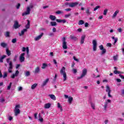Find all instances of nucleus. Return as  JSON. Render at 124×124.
I'll list each match as a JSON object with an SVG mask.
<instances>
[{
    "mask_svg": "<svg viewBox=\"0 0 124 124\" xmlns=\"http://www.w3.org/2000/svg\"><path fill=\"white\" fill-rule=\"evenodd\" d=\"M42 36H43V33H42L39 36H37V37H35V38H34L35 41H38V40H39V39H41V37H42Z\"/></svg>",
    "mask_w": 124,
    "mask_h": 124,
    "instance_id": "4468645a",
    "label": "nucleus"
},
{
    "mask_svg": "<svg viewBox=\"0 0 124 124\" xmlns=\"http://www.w3.org/2000/svg\"><path fill=\"white\" fill-rule=\"evenodd\" d=\"M1 46L4 48L5 47H6V44H5L4 43H1Z\"/></svg>",
    "mask_w": 124,
    "mask_h": 124,
    "instance_id": "37998d69",
    "label": "nucleus"
},
{
    "mask_svg": "<svg viewBox=\"0 0 124 124\" xmlns=\"http://www.w3.org/2000/svg\"><path fill=\"white\" fill-rule=\"evenodd\" d=\"M101 51H102L101 55H104V54L106 53V49L105 48L102 49Z\"/></svg>",
    "mask_w": 124,
    "mask_h": 124,
    "instance_id": "f704fd0d",
    "label": "nucleus"
},
{
    "mask_svg": "<svg viewBox=\"0 0 124 124\" xmlns=\"http://www.w3.org/2000/svg\"><path fill=\"white\" fill-rule=\"evenodd\" d=\"M85 23V22L84 21L80 20L78 22V25H83Z\"/></svg>",
    "mask_w": 124,
    "mask_h": 124,
    "instance_id": "e433bc0d",
    "label": "nucleus"
},
{
    "mask_svg": "<svg viewBox=\"0 0 124 124\" xmlns=\"http://www.w3.org/2000/svg\"><path fill=\"white\" fill-rule=\"evenodd\" d=\"M108 103H111V100L108 99L107 101L105 102L104 105V108L105 110H106V109H107V107L108 106Z\"/></svg>",
    "mask_w": 124,
    "mask_h": 124,
    "instance_id": "9d476101",
    "label": "nucleus"
},
{
    "mask_svg": "<svg viewBox=\"0 0 124 124\" xmlns=\"http://www.w3.org/2000/svg\"><path fill=\"white\" fill-rule=\"evenodd\" d=\"M107 12H108V9H105L104 10L103 15H105V16L107 15Z\"/></svg>",
    "mask_w": 124,
    "mask_h": 124,
    "instance_id": "72a5a7b5",
    "label": "nucleus"
},
{
    "mask_svg": "<svg viewBox=\"0 0 124 124\" xmlns=\"http://www.w3.org/2000/svg\"><path fill=\"white\" fill-rule=\"evenodd\" d=\"M91 108L93 110H95V104L94 103H91Z\"/></svg>",
    "mask_w": 124,
    "mask_h": 124,
    "instance_id": "a878e982",
    "label": "nucleus"
},
{
    "mask_svg": "<svg viewBox=\"0 0 124 124\" xmlns=\"http://www.w3.org/2000/svg\"><path fill=\"white\" fill-rule=\"evenodd\" d=\"M25 53H22L20 54L19 56V61L20 62H25Z\"/></svg>",
    "mask_w": 124,
    "mask_h": 124,
    "instance_id": "1a4fd4ad",
    "label": "nucleus"
},
{
    "mask_svg": "<svg viewBox=\"0 0 124 124\" xmlns=\"http://www.w3.org/2000/svg\"><path fill=\"white\" fill-rule=\"evenodd\" d=\"M39 72H40V67L37 66V67L35 68L34 71V73L36 74L37 73H39Z\"/></svg>",
    "mask_w": 124,
    "mask_h": 124,
    "instance_id": "a211bd4d",
    "label": "nucleus"
},
{
    "mask_svg": "<svg viewBox=\"0 0 124 124\" xmlns=\"http://www.w3.org/2000/svg\"><path fill=\"white\" fill-rule=\"evenodd\" d=\"M119 77H120V78H122V79H124V76L120 74Z\"/></svg>",
    "mask_w": 124,
    "mask_h": 124,
    "instance_id": "774afa93",
    "label": "nucleus"
},
{
    "mask_svg": "<svg viewBox=\"0 0 124 124\" xmlns=\"http://www.w3.org/2000/svg\"><path fill=\"white\" fill-rule=\"evenodd\" d=\"M19 27H20V25L18 24V22L15 21V24L14 25V28H15V29H18V28H19Z\"/></svg>",
    "mask_w": 124,
    "mask_h": 124,
    "instance_id": "412c9836",
    "label": "nucleus"
},
{
    "mask_svg": "<svg viewBox=\"0 0 124 124\" xmlns=\"http://www.w3.org/2000/svg\"><path fill=\"white\" fill-rule=\"evenodd\" d=\"M78 4H79L78 2L70 3V7H75V6H77Z\"/></svg>",
    "mask_w": 124,
    "mask_h": 124,
    "instance_id": "2eb2a0df",
    "label": "nucleus"
},
{
    "mask_svg": "<svg viewBox=\"0 0 124 124\" xmlns=\"http://www.w3.org/2000/svg\"><path fill=\"white\" fill-rule=\"evenodd\" d=\"M20 105H16L14 110L15 113V116H17L21 113V110H20Z\"/></svg>",
    "mask_w": 124,
    "mask_h": 124,
    "instance_id": "f03ea898",
    "label": "nucleus"
},
{
    "mask_svg": "<svg viewBox=\"0 0 124 124\" xmlns=\"http://www.w3.org/2000/svg\"><path fill=\"white\" fill-rule=\"evenodd\" d=\"M37 86V83H34V84H33L31 86V89H32V90H34V89H35V88H36Z\"/></svg>",
    "mask_w": 124,
    "mask_h": 124,
    "instance_id": "c756f323",
    "label": "nucleus"
},
{
    "mask_svg": "<svg viewBox=\"0 0 124 124\" xmlns=\"http://www.w3.org/2000/svg\"><path fill=\"white\" fill-rule=\"evenodd\" d=\"M65 98H68V102L69 104H71L72 103V101H73V98L71 96H69L67 95H64Z\"/></svg>",
    "mask_w": 124,
    "mask_h": 124,
    "instance_id": "6e6552de",
    "label": "nucleus"
},
{
    "mask_svg": "<svg viewBox=\"0 0 124 124\" xmlns=\"http://www.w3.org/2000/svg\"><path fill=\"white\" fill-rule=\"evenodd\" d=\"M49 18L50 19V20H51V21H55V20H56V16L50 15L49 16Z\"/></svg>",
    "mask_w": 124,
    "mask_h": 124,
    "instance_id": "393cba45",
    "label": "nucleus"
},
{
    "mask_svg": "<svg viewBox=\"0 0 124 124\" xmlns=\"http://www.w3.org/2000/svg\"><path fill=\"white\" fill-rule=\"evenodd\" d=\"M65 5H68L70 7V3L65 2Z\"/></svg>",
    "mask_w": 124,
    "mask_h": 124,
    "instance_id": "0e129e2a",
    "label": "nucleus"
},
{
    "mask_svg": "<svg viewBox=\"0 0 124 124\" xmlns=\"http://www.w3.org/2000/svg\"><path fill=\"white\" fill-rule=\"evenodd\" d=\"M117 31L118 32H122V31H123V29H122V28H118Z\"/></svg>",
    "mask_w": 124,
    "mask_h": 124,
    "instance_id": "de8ad7c7",
    "label": "nucleus"
},
{
    "mask_svg": "<svg viewBox=\"0 0 124 124\" xmlns=\"http://www.w3.org/2000/svg\"><path fill=\"white\" fill-rule=\"evenodd\" d=\"M33 7V6L32 5H31L30 6H28L27 8L26 12L22 14V16H24V15H28L31 13V9Z\"/></svg>",
    "mask_w": 124,
    "mask_h": 124,
    "instance_id": "423d86ee",
    "label": "nucleus"
},
{
    "mask_svg": "<svg viewBox=\"0 0 124 124\" xmlns=\"http://www.w3.org/2000/svg\"><path fill=\"white\" fill-rule=\"evenodd\" d=\"M18 75H19V71H16L15 74H13L11 76V78H12V79H14V78H15V77H17V76H18Z\"/></svg>",
    "mask_w": 124,
    "mask_h": 124,
    "instance_id": "dca6fc26",
    "label": "nucleus"
},
{
    "mask_svg": "<svg viewBox=\"0 0 124 124\" xmlns=\"http://www.w3.org/2000/svg\"><path fill=\"white\" fill-rule=\"evenodd\" d=\"M73 59L74 61H76V62H79V60L77 59L75 56L73 57Z\"/></svg>",
    "mask_w": 124,
    "mask_h": 124,
    "instance_id": "8fccbe9b",
    "label": "nucleus"
},
{
    "mask_svg": "<svg viewBox=\"0 0 124 124\" xmlns=\"http://www.w3.org/2000/svg\"><path fill=\"white\" fill-rule=\"evenodd\" d=\"M62 23L64 24L65 23H66V20H65V19H62Z\"/></svg>",
    "mask_w": 124,
    "mask_h": 124,
    "instance_id": "e2e57ef3",
    "label": "nucleus"
},
{
    "mask_svg": "<svg viewBox=\"0 0 124 124\" xmlns=\"http://www.w3.org/2000/svg\"><path fill=\"white\" fill-rule=\"evenodd\" d=\"M121 95L124 96V90H122L121 91Z\"/></svg>",
    "mask_w": 124,
    "mask_h": 124,
    "instance_id": "052dcab7",
    "label": "nucleus"
},
{
    "mask_svg": "<svg viewBox=\"0 0 124 124\" xmlns=\"http://www.w3.org/2000/svg\"><path fill=\"white\" fill-rule=\"evenodd\" d=\"M99 48L100 49V50H103V49H104V47H103V45H101L99 46Z\"/></svg>",
    "mask_w": 124,
    "mask_h": 124,
    "instance_id": "c03bdc74",
    "label": "nucleus"
},
{
    "mask_svg": "<svg viewBox=\"0 0 124 124\" xmlns=\"http://www.w3.org/2000/svg\"><path fill=\"white\" fill-rule=\"evenodd\" d=\"M50 25L51 26H52V27H54L55 26H57V23L56 22L54 21H51L50 22Z\"/></svg>",
    "mask_w": 124,
    "mask_h": 124,
    "instance_id": "2f4dec72",
    "label": "nucleus"
},
{
    "mask_svg": "<svg viewBox=\"0 0 124 124\" xmlns=\"http://www.w3.org/2000/svg\"><path fill=\"white\" fill-rule=\"evenodd\" d=\"M9 34H10L9 32H6L5 34V36H6V37H8V36H9Z\"/></svg>",
    "mask_w": 124,
    "mask_h": 124,
    "instance_id": "603ef678",
    "label": "nucleus"
},
{
    "mask_svg": "<svg viewBox=\"0 0 124 124\" xmlns=\"http://www.w3.org/2000/svg\"><path fill=\"white\" fill-rule=\"evenodd\" d=\"M38 120L40 123H43V118L40 114H39V119Z\"/></svg>",
    "mask_w": 124,
    "mask_h": 124,
    "instance_id": "bb28decb",
    "label": "nucleus"
},
{
    "mask_svg": "<svg viewBox=\"0 0 124 124\" xmlns=\"http://www.w3.org/2000/svg\"><path fill=\"white\" fill-rule=\"evenodd\" d=\"M34 117L35 119H37V113L34 114Z\"/></svg>",
    "mask_w": 124,
    "mask_h": 124,
    "instance_id": "680f3d73",
    "label": "nucleus"
},
{
    "mask_svg": "<svg viewBox=\"0 0 124 124\" xmlns=\"http://www.w3.org/2000/svg\"><path fill=\"white\" fill-rule=\"evenodd\" d=\"M51 103H46L44 105V107L45 109H49L51 108Z\"/></svg>",
    "mask_w": 124,
    "mask_h": 124,
    "instance_id": "f3484780",
    "label": "nucleus"
},
{
    "mask_svg": "<svg viewBox=\"0 0 124 124\" xmlns=\"http://www.w3.org/2000/svg\"><path fill=\"white\" fill-rule=\"evenodd\" d=\"M117 42H118V39L116 38L115 39H114V44H116V43H117Z\"/></svg>",
    "mask_w": 124,
    "mask_h": 124,
    "instance_id": "4d7b16f0",
    "label": "nucleus"
},
{
    "mask_svg": "<svg viewBox=\"0 0 124 124\" xmlns=\"http://www.w3.org/2000/svg\"><path fill=\"white\" fill-rule=\"evenodd\" d=\"M106 92L108 93V95L109 97H112V95H111V89H110V87L109 86H107Z\"/></svg>",
    "mask_w": 124,
    "mask_h": 124,
    "instance_id": "9b49d317",
    "label": "nucleus"
},
{
    "mask_svg": "<svg viewBox=\"0 0 124 124\" xmlns=\"http://www.w3.org/2000/svg\"><path fill=\"white\" fill-rule=\"evenodd\" d=\"M116 81H117V82H118V83L122 82V80H121V79H120V78H117L116 79Z\"/></svg>",
    "mask_w": 124,
    "mask_h": 124,
    "instance_id": "864d4df0",
    "label": "nucleus"
},
{
    "mask_svg": "<svg viewBox=\"0 0 124 124\" xmlns=\"http://www.w3.org/2000/svg\"><path fill=\"white\" fill-rule=\"evenodd\" d=\"M30 74H31V72H30V71H27L25 73L26 76H30Z\"/></svg>",
    "mask_w": 124,
    "mask_h": 124,
    "instance_id": "a19ab883",
    "label": "nucleus"
},
{
    "mask_svg": "<svg viewBox=\"0 0 124 124\" xmlns=\"http://www.w3.org/2000/svg\"><path fill=\"white\" fill-rule=\"evenodd\" d=\"M119 12H120V10H116V11L114 13L113 15L112 16V19H115V17H117V15L119 14Z\"/></svg>",
    "mask_w": 124,
    "mask_h": 124,
    "instance_id": "ddd939ff",
    "label": "nucleus"
},
{
    "mask_svg": "<svg viewBox=\"0 0 124 124\" xmlns=\"http://www.w3.org/2000/svg\"><path fill=\"white\" fill-rule=\"evenodd\" d=\"M98 8H100V6H97L94 8V11H96Z\"/></svg>",
    "mask_w": 124,
    "mask_h": 124,
    "instance_id": "49530a36",
    "label": "nucleus"
},
{
    "mask_svg": "<svg viewBox=\"0 0 124 124\" xmlns=\"http://www.w3.org/2000/svg\"><path fill=\"white\" fill-rule=\"evenodd\" d=\"M6 53L8 55V56H10L11 55V52L8 50V49H6Z\"/></svg>",
    "mask_w": 124,
    "mask_h": 124,
    "instance_id": "c9c22d12",
    "label": "nucleus"
},
{
    "mask_svg": "<svg viewBox=\"0 0 124 124\" xmlns=\"http://www.w3.org/2000/svg\"><path fill=\"white\" fill-rule=\"evenodd\" d=\"M22 52H26V53L27 54V55H29V53L30 52V49H29V47H23L22 48Z\"/></svg>",
    "mask_w": 124,
    "mask_h": 124,
    "instance_id": "f8f14e48",
    "label": "nucleus"
},
{
    "mask_svg": "<svg viewBox=\"0 0 124 124\" xmlns=\"http://www.w3.org/2000/svg\"><path fill=\"white\" fill-rule=\"evenodd\" d=\"M30 27H31V22L30 20H27V24L26 25L25 28L26 29H30Z\"/></svg>",
    "mask_w": 124,
    "mask_h": 124,
    "instance_id": "5701e85b",
    "label": "nucleus"
},
{
    "mask_svg": "<svg viewBox=\"0 0 124 124\" xmlns=\"http://www.w3.org/2000/svg\"><path fill=\"white\" fill-rule=\"evenodd\" d=\"M48 96H49L50 97V98L51 99H52L53 100H56V96H55V95L49 94V95H48Z\"/></svg>",
    "mask_w": 124,
    "mask_h": 124,
    "instance_id": "b1692460",
    "label": "nucleus"
},
{
    "mask_svg": "<svg viewBox=\"0 0 124 124\" xmlns=\"http://www.w3.org/2000/svg\"><path fill=\"white\" fill-rule=\"evenodd\" d=\"M56 22H57L58 23H62V19H56Z\"/></svg>",
    "mask_w": 124,
    "mask_h": 124,
    "instance_id": "5fc2aeb1",
    "label": "nucleus"
},
{
    "mask_svg": "<svg viewBox=\"0 0 124 124\" xmlns=\"http://www.w3.org/2000/svg\"><path fill=\"white\" fill-rule=\"evenodd\" d=\"M62 48L64 50H66V49H67V43H66V38H65V37H63L62 38Z\"/></svg>",
    "mask_w": 124,
    "mask_h": 124,
    "instance_id": "20e7f679",
    "label": "nucleus"
},
{
    "mask_svg": "<svg viewBox=\"0 0 124 124\" xmlns=\"http://www.w3.org/2000/svg\"><path fill=\"white\" fill-rule=\"evenodd\" d=\"M16 39H13L12 40V43H16Z\"/></svg>",
    "mask_w": 124,
    "mask_h": 124,
    "instance_id": "338daca9",
    "label": "nucleus"
},
{
    "mask_svg": "<svg viewBox=\"0 0 124 124\" xmlns=\"http://www.w3.org/2000/svg\"><path fill=\"white\" fill-rule=\"evenodd\" d=\"M118 55L114 56L113 57V60L115 61H117V60H118Z\"/></svg>",
    "mask_w": 124,
    "mask_h": 124,
    "instance_id": "4c0bfd02",
    "label": "nucleus"
},
{
    "mask_svg": "<svg viewBox=\"0 0 124 124\" xmlns=\"http://www.w3.org/2000/svg\"><path fill=\"white\" fill-rule=\"evenodd\" d=\"M113 73H114V74H122L123 73L119 71L115 70L114 71Z\"/></svg>",
    "mask_w": 124,
    "mask_h": 124,
    "instance_id": "cd10ccee",
    "label": "nucleus"
},
{
    "mask_svg": "<svg viewBox=\"0 0 124 124\" xmlns=\"http://www.w3.org/2000/svg\"><path fill=\"white\" fill-rule=\"evenodd\" d=\"M7 62L9 63V65L8 72L9 73H11V72H12V68H13V66L12 65V62L10 61V59L8 58L7 59Z\"/></svg>",
    "mask_w": 124,
    "mask_h": 124,
    "instance_id": "7ed1b4c3",
    "label": "nucleus"
},
{
    "mask_svg": "<svg viewBox=\"0 0 124 124\" xmlns=\"http://www.w3.org/2000/svg\"><path fill=\"white\" fill-rule=\"evenodd\" d=\"M6 77H7V73L6 72H4L3 73V78H6Z\"/></svg>",
    "mask_w": 124,
    "mask_h": 124,
    "instance_id": "58836bf2",
    "label": "nucleus"
},
{
    "mask_svg": "<svg viewBox=\"0 0 124 124\" xmlns=\"http://www.w3.org/2000/svg\"><path fill=\"white\" fill-rule=\"evenodd\" d=\"M27 29H24L23 30V31H22L20 32V34H19L20 35H23V34H24L25 33V32H26V31H27Z\"/></svg>",
    "mask_w": 124,
    "mask_h": 124,
    "instance_id": "c85d7f7f",
    "label": "nucleus"
},
{
    "mask_svg": "<svg viewBox=\"0 0 124 124\" xmlns=\"http://www.w3.org/2000/svg\"><path fill=\"white\" fill-rule=\"evenodd\" d=\"M6 57V55H3L0 59V62H3V59Z\"/></svg>",
    "mask_w": 124,
    "mask_h": 124,
    "instance_id": "7c9ffc66",
    "label": "nucleus"
},
{
    "mask_svg": "<svg viewBox=\"0 0 124 124\" xmlns=\"http://www.w3.org/2000/svg\"><path fill=\"white\" fill-rule=\"evenodd\" d=\"M49 82V78H46V80H45L42 83V87H44V86H46L47 85V83Z\"/></svg>",
    "mask_w": 124,
    "mask_h": 124,
    "instance_id": "6ab92c4d",
    "label": "nucleus"
},
{
    "mask_svg": "<svg viewBox=\"0 0 124 124\" xmlns=\"http://www.w3.org/2000/svg\"><path fill=\"white\" fill-rule=\"evenodd\" d=\"M85 38H86V35H83L81 36V39L80 40V43L81 44H84V41L85 40Z\"/></svg>",
    "mask_w": 124,
    "mask_h": 124,
    "instance_id": "aec40b11",
    "label": "nucleus"
},
{
    "mask_svg": "<svg viewBox=\"0 0 124 124\" xmlns=\"http://www.w3.org/2000/svg\"><path fill=\"white\" fill-rule=\"evenodd\" d=\"M56 14H62V13H63V12L62 11H57L56 12Z\"/></svg>",
    "mask_w": 124,
    "mask_h": 124,
    "instance_id": "79ce46f5",
    "label": "nucleus"
},
{
    "mask_svg": "<svg viewBox=\"0 0 124 124\" xmlns=\"http://www.w3.org/2000/svg\"><path fill=\"white\" fill-rule=\"evenodd\" d=\"M57 31V29H56V28H53L52 29V31L53 32H56V31Z\"/></svg>",
    "mask_w": 124,
    "mask_h": 124,
    "instance_id": "bf43d9fd",
    "label": "nucleus"
},
{
    "mask_svg": "<svg viewBox=\"0 0 124 124\" xmlns=\"http://www.w3.org/2000/svg\"><path fill=\"white\" fill-rule=\"evenodd\" d=\"M72 71H73V73H74V74L77 73V69H73Z\"/></svg>",
    "mask_w": 124,
    "mask_h": 124,
    "instance_id": "a18cd8bd",
    "label": "nucleus"
},
{
    "mask_svg": "<svg viewBox=\"0 0 124 124\" xmlns=\"http://www.w3.org/2000/svg\"><path fill=\"white\" fill-rule=\"evenodd\" d=\"M65 11H71V8H67L65 9Z\"/></svg>",
    "mask_w": 124,
    "mask_h": 124,
    "instance_id": "69168bd1",
    "label": "nucleus"
},
{
    "mask_svg": "<svg viewBox=\"0 0 124 124\" xmlns=\"http://www.w3.org/2000/svg\"><path fill=\"white\" fill-rule=\"evenodd\" d=\"M107 46H108V47H111L112 46V44H111V43H108L107 44Z\"/></svg>",
    "mask_w": 124,
    "mask_h": 124,
    "instance_id": "13d9d810",
    "label": "nucleus"
},
{
    "mask_svg": "<svg viewBox=\"0 0 124 124\" xmlns=\"http://www.w3.org/2000/svg\"><path fill=\"white\" fill-rule=\"evenodd\" d=\"M47 64L44 63H43L42 68V69H45V68H46V67H47Z\"/></svg>",
    "mask_w": 124,
    "mask_h": 124,
    "instance_id": "473e14b6",
    "label": "nucleus"
},
{
    "mask_svg": "<svg viewBox=\"0 0 124 124\" xmlns=\"http://www.w3.org/2000/svg\"><path fill=\"white\" fill-rule=\"evenodd\" d=\"M12 85V82H10L9 86H8L7 90H10L11 89V86Z\"/></svg>",
    "mask_w": 124,
    "mask_h": 124,
    "instance_id": "ea45409f",
    "label": "nucleus"
},
{
    "mask_svg": "<svg viewBox=\"0 0 124 124\" xmlns=\"http://www.w3.org/2000/svg\"><path fill=\"white\" fill-rule=\"evenodd\" d=\"M88 72V70L86 68H84L82 71V74L80 75V77L78 78V79H82V78L85 77L87 75Z\"/></svg>",
    "mask_w": 124,
    "mask_h": 124,
    "instance_id": "39448f33",
    "label": "nucleus"
},
{
    "mask_svg": "<svg viewBox=\"0 0 124 124\" xmlns=\"http://www.w3.org/2000/svg\"><path fill=\"white\" fill-rule=\"evenodd\" d=\"M60 74L63 76V81L65 82L67 79V77L66 76V73L65 72V67H62L60 70Z\"/></svg>",
    "mask_w": 124,
    "mask_h": 124,
    "instance_id": "f257e3e1",
    "label": "nucleus"
},
{
    "mask_svg": "<svg viewBox=\"0 0 124 124\" xmlns=\"http://www.w3.org/2000/svg\"><path fill=\"white\" fill-rule=\"evenodd\" d=\"M57 108L60 109L61 112H62V107L60 103H57Z\"/></svg>",
    "mask_w": 124,
    "mask_h": 124,
    "instance_id": "4be33fe9",
    "label": "nucleus"
},
{
    "mask_svg": "<svg viewBox=\"0 0 124 124\" xmlns=\"http://www.w3.org/2000/svg\"><path fill=\"white\" fill-rule=\"evenodd\" d=\"M22 90H23V88H22V87H18V92L22 91Z\"/></svg>",
    "mask_w": 124,
    "mask_h": 124,
    "instance_id": "6e6d98bb",
    "label": "nucleus"
},
{
    "mask_svg": "<svg viewBox=\"0 0 124 124\" xmlns=\"http://www.w3.org/2000/svg\"><path fill=\"white\" fill-rule=\"evenodd\" d=\"M86 13H87V14H91V13H90V10L89 9H87L86 10Z\"/></svg>",
    "mask_w": 124,
    "mask_h": 124,
    "instance_id": "3c124183",
    "label": "nucleus"
},
{
    "mask_svg": "<svg viewBox=\"0 0 124 124\" xmlns=\"http://www.w3.org/2000/svg\"><path fill=\"white\" fill-rule=\"evenodd\" d=\"M92 44L93 46V51L95 52V51H96V49H97V41L96 40H93Z\"/></svg>",
    "mask_w": 124,
    "mask_h": 124,
    "instance_id": "0eeeda50",
    "label": "nucleus"
},
{
    "mask_svg": "<svg viewBox=\"0 0 124 124\" xmlns=\"http://www.w3.org/2000/svg\"><path fill=\"white\" fill-rule=\"evenodd\" d=\"M71 16V14H69L68 15H65V18H68V17H70Z\"/></svg>",
    "mask_w": 124,
    "mask_h": 124,
    "instance_id": "09e8293b",
    "label": "nucleus"
}]
</instances>
